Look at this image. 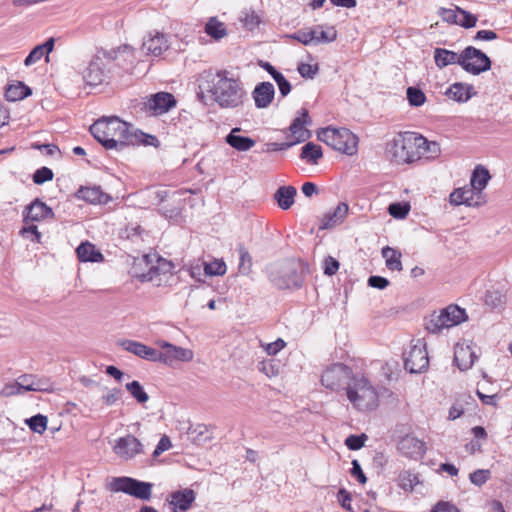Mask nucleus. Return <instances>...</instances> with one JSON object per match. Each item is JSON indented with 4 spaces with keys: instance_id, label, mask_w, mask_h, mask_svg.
<instances>
[{
    "instance_id": "1",
    "label": "nucleus",
    "mask_w": 512,
    "mask_h": 512,
    "mask_svg": "<svg viewBox=\"0 0 512 512\" xmlns=\"http://www.w3.org/2000/svg\"><path fill=\"white\" fill-rule=\"evenodd\" d=\"M198 98H204L205 93L223 109H236L247 100V92L242 81L225 69L206 70L199 77Z\"/></svg>"
},
{
    "instance_id": "2",
    "label": "nucleus",
    "mask_w": 512,
    "mask_h": 512,
    "mask_svg": "<svg viewBox=\"0 0 512 512\" xmlns=\"http://www.w3.org/2000/svg\"><path fill=\"white\" fill-rule=\"evenodd\" d=\"M90 132L107 150L123 151L135 141L132 125L117 116L98 119L90 126Z\"/></svg>"
},
{
    "instance_id": "3",
    "label": "nucleus",
    "mask_w": 512,
    "mask_h": 512,
    "mask_svg": "<svg viewBox=\"0 0 512 512\" xmlns=\"http://www.w3.org/2000/svg\"><path fill=\"white\" fill-rule=\"evenodd\" d=\"M434 61L442 69L451 64H458L472 75H479L491 69L490 58L474 46L466 47L460 54L444 48L434 50Z\"/></svg>"
},
{
    "instance_id": "4",
    "label": "nucleus",
    "mask_w": 512,
    "mask_h": 512,
    "mask_svg": "<svg viewBox=\"0 0 512 512\" xmlns=\"http://www.w3.org/2000/svg\"><path fill=\"white\" fill-rule=\"evenodd\" d=\"M424 143L421 134L410 131L399 133L387 144V153L397 164L413 163L419 160L421 144Z\"/></svg>"
},
{
    "instance_id": "5",
    "label": "nucleus",
    "mask_w": 512,
    "mask_h": 512,
    "mask_svg": "<svg viewBox=\"0 0 512 512\" xmlns=\"http://www.w3.org/2000/svg\"><path fill=\"white\" fill-rule=\"evenodd\" d=\"M346 395L348 400L358 410H371L378 405V392L363 375H352L346 387Z\"/></svg>"
},
{
    "instance_id": "6",
    "label": "nucleus",
    "mask_w": 512,
    "mask_h": 512,
    "mask_svg": "<svg viewBox=\"0 0 512 512\" xmlns=\"http://www.w3.org/2000/svg\"><path fill=\"white\" fill-rule=\"evenodd\" d=\"M265 272L272 285L280 290L298 289L303 284L302 274L298 272L296 263L291 260L271 263Z\"/></svg>"
},
{
    "instance_id": "7",
    "label": "nucleus",
    "mask_w": 512,
    "mask_h": 512,
    "mask_svg": "<svg viewBox=\"0 0 512 512\" xmlns=\"http://www.w3.org/2000/svg\"><path fill=\"white\" fill-rule=\"evenodd\" d=\"M317 138L343 154L352 156L357 153L358 137L347 128H321Z\"/></svg>"
},
{
    "instance_id": "8",
    "label": "nucleus",
    "mask_w": 512,
    "mask_h": 512,
    "mask_svg": "<svg viewBox=\"0 0 512 512\" xmlns=\"http://www.w3.org/2000/svg\"><path fill=\"white\" fill-rule=\"evenodd\" d=\"M465 309L458 305H449L438 314L433 313L426 322V329L433 334L440 333L445 328H451L467 320Z\"/></svg>"
},
{
    "instance_id": "9",
    "label": "nucleus",
    "mask_w": 512,
    "mask_h": 512,
    "mask_svg": "<svg viewBox=\"0 0 512 512\" xmlns=\"http://www.w3.org/2000/svg\"><path fill=\"white\" fill-rule=\"evenodd\" d=\"M152 483L137 480L131 477H115L109 488L113 492H123L141 500H150L152 496Z\"/></svg>"
},
{
    "instance_id": "10",
    "label": "nucleus",
    "mask_w": 512,
    "mask_h": 512,
    "mask_svg": "<svg viewBox=\"0 0 512 512\" xmlns=\"http://www.w3.org/2000/svg\"><path fill=\"white\" fill-rule=\"evenodd\" d=\"M352 375L353 371L349 366L343 363H335L323 372L321 383L332 391L346 390Z\"/></svg>"
},
{
    "instance_id": "11",
    "label": "nucleus",
    "mask_w": 512,
    "mask_h": 512,
    "mask_svg": "<svg viewBox=\"0 0 512 512\" xmlns=\"http://www.w3.org/2000/svg\"><path fill=\"white\" fill-rule=\"evenodd\" d=\"M142 104V110L150 112L154 116L163 115L176 106L177 101L169 92H157L146 97Z\"/></svg>"
},
{
    "instance_id": "12",
    "label": "nucleus",
    "mask_w": 512,
    "mask_h": 512,
    "mask_svg": "<svg viewBox=\"0 0 512 512\" xmlns=\"http://www.w3.org/2000/svg\"><path fill=\"white\" fill-rule=\"evenodd\" d=\"M429 366L428 352L426 346L420 343L412 346L404 353V368L406 371L417 374L425 371Z\"/></svg>"
},
{
    "instance_id": "13",
    "label": "nucleus",
    "mask_w": 512,
    "mask_h": 512,
    "mask_svg": "<svg viewBox=\"0 0 512 512\" xmlns=\"http://www.w3.org/2000/svg\"><path fill=\"white\" fill-rule=\"evenodd\" d=\"M172 263L161 257L156 260V265H151L147 272L138 275L141 282H153L156 286H161L172 276Z\"/></svg>"
},
{
    "instance_id": "14",
    "label": "nucleus",
    "mask_w": 512,
    "mask_h": 512,
    "mask_svg": "<svg viewBox=\"0 0 512 512\" xmlns=\"http://www.w3.org/2000/svg\"><path fill=\"white\" fill-rule=\"evenodd\" d=\"M114 453L124 460H131L139 454H144V446L132 434L116 439L113 446Z\"/></svg>"
},
{
    "instance_id": "15",
    "label": "nucleus",
    "mask_w": 512,
    "mask_h": 512,
    "mask_svg": "<svg viewBox=\"0 0 512 512\" xmlns=\"http://www.w3.org/2000/svg\"><path fill=\"white\" fill-rule=\"evenodd\" d=\"M54 218V212L51 207L47 206L40 199H34L27 205L23 211V222L29 224L30 222H40L46 219Z\"/></svg>"
},
{
    "instance_id": "16",
    "label": "nucleus",
    "mask_w": 512,
    "mask_h": 512,
    "mask_svg": "<svg viewBox=\"0 0 512 512\" xmlns=\"http://www.w3.org/2000/svg\"><path fill=\"white\" fill-rule=\"evenodd\" d=\"M398 450L402 455L413 460H420L425 452V443L412 435L402 437L398 443Z\"/></svg>"
},
{
    "instance_id": "17",
    "label": "nucleus",
    "mask_w": 512,
    "mask_h": 512,
    "mask_svg": "<svg viewBox=\"0 0 512 512\" xmlns=\"http://www.w3.org/2000/svg\"><path fill=\"white\" fill-rule=\"evenodd\" d=\"M107 78V71L104 68L103 61L100 57H94L83 73V79L90 86L102 84Z\"/></svg>"
},
{
    "instance_id": "18",
    "label": "nucleus",
    "mask_w": 512,
    "mask_h": 512,
    "mask_svg": "<svg viewBox=\"0 0 512 512\" xmlns=\"http://www.w3.org/2000/svg\"><path fill=\"white\" fill-rule=\"evenodd\" d=\"M449 200L454 206L466 205L468 207H477L484 203L482 199H477V193L469 186L455 189L450 194Z\"/></svg>"
},
{
    "instance_id": "19",
    "label": "nucleus",
    "mask_w": 512,
    "mask_h": 512,
    "mask_svg": "<svg viewBox=\"0 0 512 512\" xmlns=\"http://www.w3.org/2000/svg\"><path fill=\"white\" fill-rule=\"evenodd\" d=\"M311 125L312 120L309 116L308 110L305 108H302L300 111V115L296 117L290 127L289 130L291 131L292 135L295 137L294 143H301L306 141L308 138H310L311 133L309 130L304 128V125Z\"/></svg>"
},
{
    "instance_id": "20",
    "label": "nucleus",
    "mask_w": 512,
    "mask_h": 512,
    "mask_svg": "<svg viewBox=\"0 0 512 512\" xmlns=\"http://www.w3.org/2000/svg\"><path fill=\"white\" fill-rule=\"evenodd\" d=\"M75 197L90 204H107L112 197L103 192L100 186H81L75 193Z\"/></svg>"
},
{
    "instance_id": "21",
    "label": "nucleus",
    "mask_w": 512,
    "mask_h": 512,
    "mask_svg": "<svg viewBox=\"0 0 512 512\" xmlns=\"http://www.w3.org/2000/svg\"><path fill=\"white\" fill-rule=\"evenodd\" d=\"M196 499V494L192 489L185 488L172 492L170 494L169 504L173 506V512H186Z\"/></svg>"
},
{
    "instance_id": "22",
    "label": "nucleus",
    "mask_w": 512,
    "mask_h": 512,
    "mask_svg": "<svg viewBox=\"0 0 512 512\" xmlns=\"http://www.w3.org/2000/svg\"><path fill=\"white\" fill-rule=\"evenodd\" d=\"M275 88L271 82H260L252 91V98L258 109L267 108L273 101Z\"/></svg>"
},
{
    "instance_id": "23",
    "label": "nucleus",
    "mask_w": 512,
    "mask_h": 512,
    "mask_svg": "<svg viewBox=\"0 0 512 512\" xmlns=\"http://www.w3.org/2000/svg\"><path fill=\"white\" fill-rule=\"evenodd\" d=\"M121 345L126 351L142 359L153 362H159L160 351L151 348L143 343L133 340H125L121 343Z\"/></svg>"
},
{
    "instance_id": "24",
    "label": "nucleus",
    "mask_w": 512,
    "mask_h": 512,
    "mask_svg": "<svg viewBox=\"0 0 512 512\" xmlns=\"http://www.w3.org/2000/svg\"><path fill=\"white\" fill-rule=\"evenodd\" d=\"M168 47L166 35L155 31L154 34L149 33L148 37L144 39L141 49L146 51L147 54L160 56Z\"/></svg>"
},
{
    "instance_id": "25",
    "label": "nucleus",
    "mask_w": 512,
    "mask_h": 512,
    "mask_svg": "<svg viewBox=\"0 0 512 512\" xmlns=\"http://www.w3.org/2000/svg\"><path fill=\"white\" fill-rule=\"evenodd\" d=\"M478 358L475 351L469 345H456L454 351V363L461 371L469 370Z\"/></svg>"
},
{
    "instance_id": "26",
    "label": "nucleus",
    "mask_w": 512,
    "mask_h": 512,
    "mask_svg": "<svg viewBox=\"0 0 512 512\" xmlns=\"http://www.w3.org/2000/svg\"><path fill=\"white\" fill-rule=\"evenodd\" d=\"M193 356L192 350L173 345L170 350L160 351L159 362L172 365L174 361L189 362Z\"/></svg>"
},
{
    "instance_id": "27",
    "label": "nucleus",
    "mask_w": 512,
    "mask_h": 512,
    "mask_svg": "<svg viewBox=\"0 0 512 512\" xmlns=\"http://www.w3.org/2000/svg\"><path fill=\"white\" fill-rule=\"evenodd\" d=\"M490 179L491 175L486 167L482 165L475 167L470 180V188H473L475 193H477V199H482V191L487 186Z\"/></svg>"
},
{
    "instance_id": "28",
    "label": "nucleus",
    "mask_w": 512,
    "mask_h": 512,
    "mask_svg": "<svg viewBox=\"0 0 512 512\" xmlns=\"http://www.w3.org/2000/svg\"><path fill=\"white\" fill-rule=\"evenodd\" d=\"M55 46V38H48L43 44L35 46L24 60L25 66H30L39 61L43 56L46 61L49 60V54L53 51Z\"/></svg>"
},
{
    "instance_id": "29",
    "label": "nucleus",
    "mask_w": 512,
    "mask_h": 512,
    "mask_svg": "<svg viewBox=\"0 0 512 512\" xmlns=\"http://www.w3.org/2000/svg\"><path fill=\"white\" fill-rule=\"evenodd\" d=\"M348 205L344 202H340L338 203V205L336 206V208L331 211V212H327L323 218H322V225H321V228L322 229H329V228H332V227H335L339 224H341L347 213H348Z\"/></svg>"
},
{
    "instance_id": "30",
    "label": "nucleus",
    "mask_w": 512,
    "mask_h": 512,
    "mask_svg": "<svg viewBox=\"0 0 512 512\" xmlns=\"http://www.w3.org/2000/svg\"><path fill=\"white\" fill-rule=\"evenodd\" d=\"M240 131L241 128H233L226 136V143L238 151H248L255 145V140L247 136L239 135L238 133Z\"/></svg>"
},
{
    "instance_id": "31",
    "label": "nucleus",
    "mask_w": 512,
    "mask_h": 512,
    "mask_svg": "<svg viewBox=\"0 0 512 512\" xmlns=\"http://www.w3.org/2000/svg\"><path fill=\"white\" fill-rule=\"evenodd\" d=\"M77 257L81 262H101L104 260L103 254L96 249L95 245L86 241L82 242L76 249Z\"/></svg>"
},
{
    "instance_id": "32",
    "label": "nucleus",
    "mask_w": 512,
    "mask_h": 512,
    "mask_svg": "<svg viewBox=\"0 0 512 512\" xmlns=\"http://www.w3.org/2000/svg\"><path fill=\"white\" fill-rule=\"evenodd\" d=\"M296 194L294 186H280L274 193V199L282 210H288L294 204Z\"/></svg>"
},
{
    "instance_id": "33",
    "label": "nucleus",
    "mask_w": 512,
    "mask_h": 512,
    "mask_svg": "<svg viewBox=\"0 0 512 512\" xmlns=\"http://www.w3.org/2000/svg\"><path fill=\"white\" fill-rule=\"evenodd\" d=\"M312 30L314 45L328 44L337 39V30L334 26L315 25Z\"/></svg>"
},
{
    "instance_id": "34",
    "label": "nucleus",
    "mask_w": 512,
    "mask_h": 512,
    "mask_svg": "<svg viewBox=\"0 0 512 512\" xmlns=\"http://www.w3.org/2000/svg\"><path fill=\"white\" fill-rule=\"evenodd\" d=\"M260 66L264 70H266L271 75V77L275 80L282 97L287 96L291 92L292 86H291L290 82L273 65H271L269 62L261 61Z\"/></svg>"
},
{
    "instance_id": "35",
    "label": "nucleus",
    "mask_w": 512,
    "mask_h": 512,
    "mask_svg": "<svg viewBox=\"0 0 512 512\" xmlns=\"http://www.w3.org/2000/svg\"><path fill=\"white\" fill-rule=\"evenodd\" d=\"M472 90L471 85L456 82L447 89L445 94L454 101L466 102L472 97Z\"/></svg>"
},
{
    "instance_id": "36",
    "label": "nucleus",
    "mask_w": 512,
    "mask_h": 512,
    "mask_svg": "<svg viewBox=\"0 0 512 512\" xmlns=\"http://www.w3.org/2000/svg\"><path fill=\"white\" fill-rule=\"evenodd\" d=\"M382 257L385 259L386 267L391 271H401L403 269L401 257L402 254L400 251L390 247L385 246L382 248Z\"/></svg>"
},
{
    "instance_id": "37",
    "label": "nucleus",
    "mask_w": 512,
    "mask_h": 512,
    "mask_svg": "<svg viewBox=\"0 0 512 512\" xmlns=\"http://www.w3.org/2000/svg\"><path fill=\"white\" fill-rule=\"evenodd\" d=\"M322 157V147L313 142H307L301 149L300 158L309 164L317 165Z\"/></svg>"
},
{
    "instance_id": "38",
    "label": "nucleus",
    "mask_w": 512,
    "mask_h": 512,
    "mask_svg": "<svg viewBox=\"0 0 512 512\" xmlns=\"http://www.w3.org/2000/svg\"><path fill=\"white\" fill-rule=\"evenodd\" d=\"M17 383L22 393L28 391H46L45 383L36 379L33 375H22L18 378Z\"/></svg>"
},
{
    "instance_id": "39",
    "label": "nucleus",
    "mask_w": 512,
    "mask_h": 512,
    "mask_svg": "<svg viewBox=\"0 0 512 512\" xmlns=\"http://www.w3.org/2000/svg\"><path fill=\"white\" fill-rule=\"evenodd\" d=\"M32 91L30 87L26 86L22 82H18L17 84L9 85L5 90V97L8 101H18L22 100L29 95H31Z\"/></svg>"
},
{
    "instance_id": "40",
    "label": "nucleus",
    "mask_w": 512,
    "mask_h": 512,
    "mask_svg": "<svg viewBox=\"0 0 512 512\" xmlns=\"http://www.w3.org/2000/svg\"><path fill=\"white\" fill-rule=\"evenodd\" d=\"M205 32L211 38L220 40L227 35L225 24L216 17H211L205 25Z\"/></svg>"
},
{
    "instance_id": "41",
    "label": "nucleus",
    "mask_w": 512,
    "mask_h": 512,
    "mask_svg": "<svg viewBox=\"0 0 512 512\" xmlns=\"http://www.w3.org/2000/svg\"><path fill=\"white\" fill-rule=\"evenodd\" d=\"M239 252V266L238 271L242 275H248L252 269V257L249 251L243 244H239L238 247Z\"/></svg>"
},
{
    "instance_id": "42",
    "label": "nucleus",
    "mask_w": 512,
    "mask_h": 512,
    "mask_svg": "<svg viewBox=\"0 0 512 512\" xmlns=\"http://www.w3.org/2000/svg\"><path fill=\"white\" fill-rule=\"evenodd\" d=\"M125 387L139 404H144L149 400V395L145 392L139 381L133 380L127 383Z\"/></svg>"
},
{
    "instance_id": "43",
    "label": "nucleus",
    "mask_w": 512,
    "mask_h": 512,
    "mask_svg": "<svg viewBox=\"0 0 512 512\" xmlns=\"http://www.w3.org/2000/svg\"><path fill=\"white\" fill-rule=\"evenodd\" d=\"M398 486L404 491H412L419 483V478L411 471H402L398 476Z\"/></svg>"
},
{
    "instance_id": "44",
    "label": "nucleus",
    "mask_w": 512,
    "mask_h": 512,
    "mask_svg": "<svg viewBox=\"0 0 512 512\" xmlns=\"http://www.w3.org/2000/svg\"><path fill=\"white\" fill-rule=\"evenodd\" d=\"M25 423L33 432L43 434L47 429L48 419L45 415L37 414L26 419Z\"/></svg>"
},
{
    "instance_id": "45",
    "label": "nucleus",
    "mask_w": 512,
    "mask_h": 512,
    "mask_svg": "<svg viewBox=\"0 0 512 512\" xmlns=\"http://www.w3.org/2000/svg\"><path fill=\"white\" fill-rule=\"evenodd\" d=\"M132 136H135V141H133L130 146H135L139 144H143L145 146H159V140L156 136L146 134L140 130L132 131Z\"/></svg>"
},
{
    "instance_id": "46",
    "label": "nucleus",
    "mask_w": 512,
    "mask_h": 512,
    "mask_svg": "<svg viewBox=\"0 0 512 512\" xmlns=\"http://www.w3.org/2000/svg\"><path fill=\"white\" fill-rule=\"evenodd\" d=\"M188 434L197 445L205 444L211 439L205 425H197L194 429H190Z\"/></svg>"
},
{
    "instance_id": "47",
    "label": "nucleus",
    "mask_w": 512,
    "mask_h": 512,
    "mask_svg": "<svg viewBox=\"0 0 512 512\" xmlns=\"http://www.w3.org/2000/svg\"><path fill=\"white\" fill-rule=\"evenodd\" d=\"M424 144H421L419 160L425 156L426 158H436L441 152L440 145L435 141H428L424 137Z\"/></svg>"
},
{
    "instance_id": "48",
    "label": "nucleus",
    "mask_w": 512,
    "mask_h": 512,
    "mask_svg": "<svg viewBox=\"0 0 512 512\" xmlns=\"http://www.w3.org/2000/svg\"><path fill=\"white\" fill-rule=\"evenodd\" d=\"M286 37L296 40L305 46L314 45L312 27L299 29Z\"/></svg>"
},
{
    "instance_id": "49",
    "label": "nucleus",
    "mask_w": 512,
    "mask_h": 512,
    "mask_svg": "<svg viewBox=\"0 0 512 512\" xmlns=\"http://www.w3.org/2000/svg\"><path fill=\"white\" fill-rule=\"evenodd\" d=\"M406 95L409 104L413 107H419L423 105L426 101V96L424 92L418 87H408Z\"/></svg>"
},
{
    "instance_id": "50",
    "label": "nucleus",
    "mask_w": 512,
    "mask_h": 512,
    "mask_svg": "<svg viewBox=\"0 0 512 512\" xmlns=\"http://www.w3.org/2000/svg\"><path fill=\"white\" fill-rule=\"evenodd\" d=\"M410 211V205L406 202H394L388 206L389 214L395 219H404Z\"/></svg>"
},
{
    "instance_id": "51",
    "label": "nucleus",
    "mask_w": 512,
    "mask_h": 512,
    "mask_svg": "<svg viewBox=\"0 0 512 512\" xmlns=\"http://www.w3.org/2000/svg\"><path fill=\"white\" fill-rule=\"evenodd\" d=\"M239 20L243 24V26L245 28H247L248 30L255 29L259 25V23H260L259 16L253 10H251V11H248V10L242 11L241 15L239 17Z\"/></svg>"
},
{
    "instance_id": "52",
    "label": "nucleus",
    "mask_w": 512,
    "mask_h": 512,
    "mask_svg": "<svg viewBox=\"0 0 512 512\" xmlns=\"http://www.w3.org/2000/svg\"><path fill=\"white\" fill-rule=\"evenodd\" d=\"M258 370L267 377L272 378L279 373V365L275 360L267 359L259 362Z\"/></svg>"
},
{
    "instance_id": "53",
    "label": "nucleus",
    "mask_w": 512,
    "mask_h": 512,
    "mask_svg": "<svg viewBox=\"0 0 512 512\" xmlns=\"http://www.w3.org/2000/svg\"><path fill=\"white\" fill-rule=\"evenodd\" d=\"M204 271L209 276H222L226 273V264L221 260H214L210 263H205Z\"/></svg>"
},
{
    "instance_id": "54",
    "label": "nucleus",
    "mask_w": 512,
    "mask_h": 512,
    "mask_svg": "<svg viewBox=\"0 0 512 512\" xmlns=\"http://www.w3.org/2000/svg\"><path fill=\"white\" fill-rule=\"evenodd\" d=\"M477 16L464 10V9H459V17H458V22H457V25L463 27V28H466V29H469V28H472V27H475L476 23H477Z\"/></svg>"
},
{
    "instance_id": "55",
    "label": "nucleus",
    "mask_w": 512,
    "mask_h": 512,
    "mask_svg": "<svg viewBox=\"0 0 512 512\" xmlns=\"http://www.w3.org/2000/svg\"><path fill=\"white\" fill-rule=\"evenodd\" d=\"M53 177H54L53 171L50 168L44 166V167L37 169L34 172L32 179L35 184L42 185L47 181H51L53 179Z\"/></svg>"
},
{
    "instance_id": "56",
    "label": "nucleus",
    "mask_w": 512,
    "mask_h": 512,
    "mask_svg": "<svg viewBox=\"0 0 512 512\" xmlns=\"http://www.w3.org/2000/svg\"><path fill=\"white\" fill-rule=\"evenodd\" d=\"M491 477V472L488 469H477L474 472L470 473L469 479L472 484L481 487L485 484Z\"/></svg>"
},
{
    "instance_id": "57",
    "label": "nucleus",
    "mask_w": 512,
    "mask_h": 512,
    "mask_svg": "<svg viewBox=\"0 0 512 512\" xmlns=\"http://www.w3.org/2000/svg\"><path fill=\"white\" fill-rule=\"evenodd\" d=\"M366 439H367V436L365 434H361V435L352 434V435H349L345 439V445L350 450H353V451L359 450L365 445Z\"/></svg>"
},
{
    "instance_id": "58",
    "label": "nucleus",
    "mask_w": 512,
    "mask_h": 512,
    "mask_svg": "<svg viewBox=\"0 0 512 512\" xmlns=\"http://www.w3.org/2000/svg\"><path fill=\"white\" fill-rule=\"evenodd\" d=\"M459 7H455V9L451 8H440L438 11L439 16L442 18L443 21L450 23V24H456L458 22L459 17Z\"/></svg>"
},
{
    "instance_id": "59",
    "label": "nucleus",
    "mask_w": 512,
    "mask_h": 512,
    "mask_svg": "<svg viewBox=\"0 0 512 512\" xmlns=\"http://www.w3.org/2000/svg\"><path fill=\"white\" fill-rule=\"evenodd\" d=\"M339 261L332 256H327L323 261V271L325 275L332 276L339 269Z\"/></svg>"
},
{
    "instance_id": "60",
    "label": "nucleus",
    "mask_w": 512,
    "mask_h": 512,
    "mask_svg": "<svg viewBox=\"0 0 512 512\" xmlns=\"http://www.w3.org/2000/svg\"><path fill=\"white\" fill-rule=\"evenodd\" d=\"M297 70L303 78L313 79L318 72V65L301 63Z\"/></svg>"
},
{
    "instance_id": "61",
    "label": "nucleus",
    "mask_w": 512,
    "mask_h": 512,
    "mask_svg": "<svg viewBox=\"0 0 512 512\" xmlns=\"http://www.w3.org/2000/svg\"><path fill=\"white\" fill-rule=\"evenodd\" d=\"M337 499L341 507L347 511H352L351 501L352 496L351 493L348 492L345 488H341L337 493Z\"/></svg>"
},
{
    "instance_id": "62",
    "label": "nucleus",
    "mask_w": 512,
    "mask_h": 512,
    "mask_svg": "<svg viewBox=\"0 0 512 512\" xmlns=\"http://www.w3.org/2000/svg\"><path fill=\"white\" fill-rule=\"evenodd\" d=\"M351 464H352V468L350 470L351 476L356 478L360 484H365L367 482V477H366L365 473L363 472L359 461L354 459V460H352Z\"/></svg>"
},
{
    "instance_id": "63",
    "label": "nucleus",
    "mask_w": 512,
    "mask_h": 512,
    "mask_svg": "<svg viewBox=\"0 0 512 512\" xmlns=\"http://www.w3.org/2000/svg\"><path fill=\"white\" fill-rule=\"evenodd\" d=\"M172 444L168 436L164 435L160 438L158 444L156 445V448L154 449L152 456L153 458H157L159 455H161L163 452L169 450L171 448Z\"/></svg>"
},
{
    "instance_id": "64",
    "label": "nucleus",
    "mask_w": 512,
    "mask_h": 512,
    "mask_svg": "<svg viewBox=\"0 0 512 512\" xmlns=\"http://www.w3.org/2000/svg\"><path fill=\"white\" fill-rule=\"evenodd\" d=\"M431 512H460L452 503L447 501H439L431 510Z\"/></svg>"
}]
</instances>
